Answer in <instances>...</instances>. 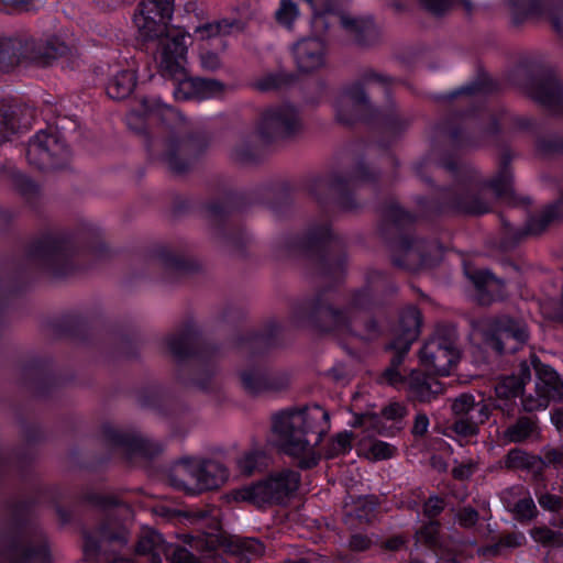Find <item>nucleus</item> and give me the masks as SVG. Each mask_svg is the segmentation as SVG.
I'll list each match as a JSON object with an SVG mask.
<instances>
[{"label":"nucleus","instance_id":"nucleus-21","mask_svg":"<svg viewBox=\"0 0 563 563\" xmlns=\"http://www.w3.org/2000/svg\"><path fill=\"white\" fill-rule=\"evenodd\" d=\"M71 380V375H62L57 372L52 356H33L21 367V385L36 399L52 398L62 385Z\"/></svg>","mask_w":563,"mask_h":563},{"label":"nucleus","instance_id":"nucleus-60","mask_svg":"<svg viewBox=\"0 0 563 563\" xmlns=\"http://www.w3.org/2000/svg\"><path fill=\"white\" fill-rule=\"evenodd\" d=\"M29 287V268L25 264H19L13 274V284L10 294L20 296L27 290Z\"/></svg>","mask_w":563,"mask_h":563},{"label":"nucleus","instance_id":"nucleus-10","mask_svg":"<svg viewBox=\"0 0 563 563\" xmlns=\"http://www.w3.org/2000/svg\"><path fill=\"white\" fill-rule=\"evenodd\" d=\"M165 345L176 362V380L186 387L208 391L216 374L220 346L202 340V331L191 318L165 338Z\"/></svg>","mask_w":563,"mask_h":563},{"label":"nucleus","instance_id":"nucleus-37","mask_svg":"<svg viewBox=\"0 0 563 563\" xmlns=\"http://www.w3.org/2000/svg\"><path fill=\"white\" fill-rule=\"evenodd\" d=\"M221 545L224 550L235 556L241 562L250 563L252 560L261 556L265 547L262 541L256 538H245L238 536L223 537Z\"/></svg>","mask_w":563,"mask_h":563},{"label":"nucleus","instance_id":"nucleus-1","mask_svg":"<svg viewBox=\"0 0 563 563\" xmlns=\"http://www.w3.org/2000/svg\"><path fill=\"white\" fill-rule=\"evenodd\" d=\"M501 121L514 130L529 132L534 140L543 128L533 117L509 114L506 109L493 113L482 102H471L464 108L450 106L434 123V133L446 137L455 150H477L489 145L498 147V169L493 177L483 178L475 167L460 163L452 152L444 151L439 163L452 175L453 183L434 185L432 195L416 196L419 214L406 209L396 198L385 199L378 208L380 221L377 232L390 251L395 267L415 272L431 264L430 256L421 249L422 242L415 235L419 218L437 220L442 217L487 214L492 207L483 196L485 189L492 190L498 199L515 202L511 166L515 155L503 140Z\"/></svg>","mask_w":563,"mask_h":563},{"label":"nucleus","instance_id":"nucleus-2","mask_svg":"<svg viewBox=\"0 0 563 563\" xmlns=\"http://www.w3.org/2000/svg\"><path fill=\"white\" fill-rule=\"evenodd\" d=\"M336 235L331 223L310 227L303 234L287 233L278 241V249L287 257L305 260L311 275L328 283L291 307V319L299 328L319 334H330L335 329H350V317L345 309L335 307L328 295L336 292L346 275V253L333 251L331 244Z\"/></svg>","mask_w":563,"mask_h":563},{"label":"nucleus","instance_id":"nucleus-6","mask_svg":"<svg viewBox=\"0 0 563 563\" xmlns=\"http://www.w3.org/2000/svg\"><path fill=\"white\" fill-rule=\"evenodd\" d=\"M26 256L40 262L53 278L62 279L80 271V261H89L92 266L111 261L115 252L103 241L99 228L81 223L75 229L43 234L27 245Z\"/></svg>","mask_w":563,"mask_h":563},{"label":"nucleus","instance_id":"nucleus-61","mask_svg":"<svg viewBox=\"0 0 563 563\" xmlns=\"http://www.w3.org/2000/svg\"><path fill=\"white\" fill-rule=\"evenodd\" d=\"M380 415L386 420L400 422L407 415V408L401 402L391 401L382 408Z\"/></svg>","mask_w":563,"mask_h":563},{"label":"nucleus","instance_id":"nucleus-8","mask_svg":"<svg viewBox=\"0 0 563 563\" xmlns=\"http://www.w3.org/2000/svg\"><path fill=\"white\" fill-rule=\"evenodd\" d=\"M329 428V412L319 405L303 409H285L272 417L276 446L301 471L319 465L321 455L316 446L323 441Z\"/></svg>","mask_w":563,"mask_h":563},{"label":"nucleus","instance_id":"nucleus-18","mask_svg":"<svg viewBox=\"0 0 563 563\" xmlns=\"http://www.w3.org/2000/svg\"><path fill=\"white\" fill-rule=\"evenodd\" d=\"M311 9L313 27H329L328 18L339 15L342 27L351 33L358 46L367 47L379 40V29L372 15L352 18L341 14L343 0H303Z\"/></svg>","mask_w":563,"mask_h":563},{"label":"nucleus","instance_id":"nucleus-42","mask_svg":"<svg viewBox=\"0 0 563 563\" xmlns=\"http://www.w3.org/2000/svg\"><path fill=\"white\" fill-rule=\"evenodd\" d=\"M356 318L352 319L350 317V329H335L330 334L334 333H341L345 334L355 339L361 340L362 342L369 343L376 339H378L382 333L383 329L378 322V320L375 317V313H367L365 314V319L363 321L362 330L358 331L354 328V323H356Z\"/></svg>","mask_w":563,"mask_h":563},{"label":"nucleus","instance_id":"nucleus-9","mask_svg":"<svg viewBox=\"0 0 563 563\" xmlns=\"http://www.w3.org/2000/svg\"><path fill=\"white\" fill-rule=\"evenodd\" d=\"M54 333L86 346L96 347L110 360H137L143 338L135 328L119 322L69 312L52 322Z\"/></svg>","mask_w":563,"mask_h":563},{"label":"nucleus","instance_id":"nucleus-45","mask_svg":"<svg viewBox=\"0 0 563 563\" xmlns=\"http://www.w3.org/2000/svg\"><path fill=\"white\" fill-rule=\"evenodd\" d=\"M454 421L448 427L446 435L455 440L460 445L468 444L477 437L479 428L470 421L464 415H454Z\"/></svg>","mask_w":563,"mask_h":563},{"label":"nucleus","instance_id":"nucleus-54","mask_svg":"<svg viewBox=\"0 0 563 563\" xmlns=\"http://www.w3.org/2000/svg\"><path fill=\"white\" fill-rule=\"evenodd\" d=\"M511 512L514 518L522 525L531 522L539 515V510L531 496L518 499L514 504Z\"/></svg>","mask_w":563,"mask_h":563},{"label":"nucleus","instance_id":"nucleus-46","mask_svg":"<svg viewBox=\"0 0 563 563\" xmlns=\"http://www.w3.org/2000/svg\"><path fill=\"white\" fill-rule=\"evenodd\" d=\"M297 79L298 76L291 71H269L256 80L255 88L262 92L274 91L294 85Z\"/></svg>","mask_w":563,"mask_h":563},{"label":"nucleus","instance_id":"nucleus-11","mask_svg":"<svg viewBox=\"0 0 563 563\" xmlns=\"http://www.w3.org/2000/svg\"><path fill=\"white\" fill-rule=\"evenodd\" d=\"M382 180V170L372 167L364 157H360L349 168L346 175L331 172L327 175H317L303 179L300 190L307 194L320 208L330 214L332 212H355L363 208L351 183L367 184L378 190Z\"/></svg>","mask_w":563,"mask_h":563},{"label":"nucleus","instance_id":"nucleus-35","mask_svg":"<svg viewBox=\"0 0 563 563\" xmlns=\"http://www.w3.org/2000/svg\"><path fill=\"white\" fill-rule=\"evenodd\" d=\"M541 438L542 429L537 415H520L503 431V440L507 443H533Z\"/></svg>","mask_w":563,"mask_h":563},{"label":"nucleus","instance_id":"nucleus-16","mask_svg":"<svg viewBox=\"0 0 563 563\" xmlns=\"http://www.w3.org/2000/svg\"><path fill=\"white\" fill-rule=\"evenodd\" d=\"M80 500L106 512L102 521L95 531L82 526L80 533L82 538V552L88 561H100L103 556L102 543H115L120 547L128 544V530L125 526L113 518L108 511L118 508L121 500L114 495H102L91 489L80 495Z\"/></svg>","mask_w":563,"mask_h":563},{"label":"nucleus","instance_id":"nucleus-43","mask_svg":"<svg viewBox=\"0 0 563 563\" xmlns=\"http://www.w3.org/2000/svg\"><path fill=\"white\" fill-rule=\"evenodd\" d=\"M272 463V456L262 449H253L244 453L238 460V468L241 474L250 476L255 472H263Z\"/></svg>","mask_w":563,"mask_h":563},{"label":"nucleus","instance_id":"nucleus-22","mask_svg":"<svg viewBox=\"0 0 563 563\" xmlns=\"http://www.w3.org/2000/svg\"><path fill=\"white\" fill-rule=\"evenodd\" d=\"M136 399L142 408L151 409L169 420L173 435H184L185 430L180 423L188 413V406L167 386L158 382H151L137 390Z\"/></svg>","mask_w":563,"mask_h":563},{"label":"nucleus","instance_id":"nucleus-44","mask_svg":"<svg viewBox=\"0 0 563 563\" xmlns=\"http://www.w3.org/2000/svg\"><path fill=\"white\" fill-rule=\"evenodd\" d=\"M344 309L347 311L349 317L355 319L354 312H362L364 314L376 313L377 301L369 287L366 286L352 291L347 307Z\"/></svg>","mask_w":563,"mask_h":563},{"label":"nucleus","instance_id":"nucleus-53","mask_svg":"<svg viewBox=\"0 0 563 563\" xmlns=\"http://www.w3.org/2000/svg\"><path fill=\"white\" fill-rule=\"evenodd\" d=\"M352 437L350 431L338 433L324 448V457L332 460L339 455H345L352 450Z\"/></svg>","mask_w":563,"mask_h":563},{"label":"nucleus","instance_id":"nucleus-7","mask_svg":"<svg viewBox=\"0 0 563 563\" xmlns=\"http://www.w3.org/2000/svg\"><path fill=\"white\" fill-rule=\"evenodd\" d=\"M282 325L269 320L258 330L234 333L230 342L240 353L245 354V365L238 373L241 387L252 396L276 394L290 385V375L286 369L272 366L266 357L280 346Z\"/></svg>","mask_w":563,"mask_h":563},{"label":"nucleus","instance_id":"nucleus-36","mask_svg":"<svg viewBox=\"0 0 563 563\" xmlns=\"http://www.w3.org/2000/svg\"><path fill=\"white\" fill-rule=\"evenodd\" d=\"M533 369L536 372V393L549 398V401L559 400L563 397V380L558 372L532 355Z\"/></svg>","mask_w":563,"mask_h":563},{"label":"nucleus","instance_id":"nucleus-64","mask_svg":"<svg viewBox=\"0 0 563 563\" xmlns=\"http://www.w3.org/2000/svg\"><path fill=\"white\" fill-rule=\"evenodd\" d=\"M200 65L206 71H216L222 66V62L218 53L206 51L200 54Z\"/></svg>","mask_w":563,"mask_h":563},{"label":"nucleus","instance_id":"nucleus-12","mask_svg":"<svg viewBox=\"0 0 563 563\" xmlns=\"http://www.w3.org/2000/svg\"><path fill=\"white\" fill-rule=\"evenodd\" d=\"M158 106L154 100L143 97L139 109L133 111L140 124L134 128L129 122V125L143 137L144 147L150 161H162L172 172L184 174L207 152L210 145V137L207 132L201 130L190 131L181 137H178L176 134H169L162 141V152H156V140L148 130L145 117L158 112Z\"/></svg>","mask_w":563,"mask_h":563},{"label":"nucleus","instance_id":"nucleus-29","mask_svg":"<svg viewBox=\"0 0 563 563\" xmlns=\"http://www.w3.org/2000/svg\"><path fill=\"white\" fill-rule=\"evenodd\" d=\"M456 358L457 350L446 338L431 339L419 351L420 364L439 376H448Z\"/></svg>","mask_w":563,"mask_h":563},{"label":"nucleus","instance_id":"nucleus-28","mask_svg":"<svg viewBox=\"0 0 563 563\" xmlns=\"http://www.w3.org/2000/svg\"><path fill=\"white\" fill-rule=\"evenodd\" d=\"M100 437L107 445L123 449L128 456L154 460L164 451L162 442L123 432L109 422L101 424Z\"/></svg>","mask_w":563,"mask_h":563},{"label":"nucleus","instance_id":"nucleus-55","mask_svg":"<svg viewBox=\"0 0 563 563\" xmlns=\"http://www.w3.org/2000/svg\"><path fill=\"white\" fill-rule=\"evenodd\" d=\"M530 537L534 542L543 547L563 548V533L554 531L547 526L532 528Z\"/></svg>","mask_w":563,"mask_h":563},{"label":"nucleus","instance_id":"nucleus-15","mask_svg":"<svg viewBox=\"0 0 563 563\" xmlns=\"http://www.w3.org/2000/svg\"><path fill=\"white\" fill-rule=\"evenodd\" d=\"M70 47L57 36L37 38L26 33L0 37V71L9 73L22 63L51 66L67 56Z\"/></svg>","mask_w":563,"mask_h":563},{"label":"nucleus","instance_id":"nucleus-26","mask_svg":"<svg viewBox=\"0 0 563 563\" xmlns=\"http://www.w3.org/2000/svg\"><path fill=\"white\" fill-rule=\"evenodd\" d=\"M510 21L520 26L528 21L545 19L553 30L563 37V0H506Z\"/></svg>","mask_w":563,"mask_h":563},{"label":"nucleus","instance_id":"nucleus-13","mask_svg":"<svg viewBox=\"0 0 563 563\" xmlns=\"http://www.w3.org/2000/svg\"><path fill=\"white\" fill-rule=\"evenodd\" d=\"M506 80L554 115L563 118V81L554 68L525 58L507 73Z\"/></svg>","mask_w":563,"mask_h":563},{"label":"nucleus","instance_id":"nucleus-17","mask_svg":"<svg viewBox=\"0 0 563 563\" xmlns=\"http://www.w3.org/2000/svg\"><path fill=\"white\" fill-rule=\"evenodd\" d=\"M481 336L484 346L498 356L518 352L530 338L527 323L507 313L483 320Z\"/></svg>","mask_w":563,"mask_h":563},{"label":"nucleus","instance_id":"nucleus-30","mask_svg":"<svg viewBox=\"0 0 563 563\" xmlns=\"http://www.w3.org/2000/svg\"><path fill=\"white\" fill-rule=\"evenodd\" d=\"M504 90V84L493 78L485 69L479 68L476 77L449 91L434 92L431 99L435 102L451 103L460 97H472L476 95H494Z\"/></svg>","mask_w":563,"mask_h":563},{"label":"nucleus","instance_id":"nucleus-24","mask_svg":"<svg viewBox=\"0 0 563 563\" xmlns=\"http://www.w3.org/2000/svg\"><path fill=\"white\" fill-rule=\"evenodd\" d=\"M299 114L294 104L284 102L266 108L256 125L260 139L271 145L294 137L300 131Z\"/></svg>","mask_w":563,"mask_h":563},{"label":"nucleus","instance_id":"nucleus-25","mask_svg":"<svg viewBox=\"0 0 563 563\" xmlns=\"http://www.w3.org/2000/svg\"><path fill=\"white\" fill-rule=\"evenodd\" d=\"M444 510V499L430 496L423 504V515L430 520L416 531V541L426 547L439 561L457 563L455 553L443 542L440 523L435 518Z\"/></svg>","mask_w":563,"mask_h":563},{"label":"nucleus","instance_id":"nucleus-40","mask_svg":"<svg viewBox=\"0 0 563 563\" xmlns=\"http://www.w3.org/2000/svg\"><path fill=\"white\" fill-rule=\"evenodd\" d=\"M423 318L419 308L415 305H408L399 312L397 324V334L394 339H400L413 343L421 331Z\"/></svg>","mask_w":563,"mask_h":563},{"label":"nucleus","instance_id":"nucleus-56","mask_svg":"<svg viewBox=\"0 0 563 563\" xmlns=\"http://www.w3.org/2000/svg\"><path fill=\"white\" fill-rule=\"evenodd\" d=\"M422 7L437 16L445 14L455 2H460L464 10L471 14L474 5L471 0H419Z\"/></svg>","mask_w":563,"mask_h":563},{"label":"nucleus","instance_id":"nucleus-14","mask_svg":"<svg viewBox=\"0 0 563 563\" xmlns=\"http://www.w3.org/2000/svg\"><path fill=\"white\" fill-rule=\"evenodd\" d=\"M35 498L19 499L8 504L10 519L8 530L0 534L3 544L1 555L8 563H51L52 553L46 541L37 544L24 539Z\"/></svg>","mask_w":563,"mask_h":563},{"label":"nucleus","instance_id":"nucleus-41","mask_svg":"<svg viewBox=\"0 0 563 563\" xmlns=\"http://www.w3.org/2000/svg\"><path fill=\"white\" fill-rule=\"evenodd\" d=\"M137 85V75L132 69H121L106 84V93L110 99L124 100L132 95Z\"/></svg>","mask_w":563,"mask_h":563},{"label":"nucleus","instance_id":"nucleus-58","mask_svg":"<svg viewBox=\"0 0 563 563\" xmlns=\"http://www.w3.org/2000/svg\"><path fill=\"white\" fill-rule=\"evenodd\" d=\"M395 453L396 448L393 444L382 440H374L369 443L366 456L373 461H383L391 459Z\"/></svg>","mask_w":563,"mask_h":563},{"label":"nucleus","instance_id":"nucleus-23","mask_svg":"<svg viewBox=\"0 0 563 563\" xmlns=\"http://www.w3.org/2000/svg\"><path fill=\"white\" fill-rule=\"evenodd\" d=\"M300 481L298 472L285 468L243 487L240 496L242 500L257 506L279 505L298 489Z\"/></svg>","mask_w":563,"mask_h":563},{"label":"nucleus","instance_id":"nucleus-32","mask_svg":"<svg viewBox=\"0 0 563 563\" xmlns=\"http://www.w3.org/2000/svg\"><path fill=\"white\" fill-rule=\"evenodd\" d=\"M327 46L320 37H305L292 46V55L298 71L309 74L325 63Z\"/></svg>","mask_w":563,"mask_h":563},{"label":"nucleus","instance_id":"nucleus-52","mask_svg":"<svg viewBox=\"0 0 563 563\" xmlns=\"http://www.w3.org/2000/svg\"><path fill=\"white\" fill-rule=\"evenodd\" d=\"M11 183L14 190L26 200L35 199L40 194L37 183L20 170L11 173Z\"/></svg>","mask_w":563,"mask_h":563},{"label":"nucleus","instance_id":"nucleus-51","mask_svg":"<svg viewBox=\"0 0 563 563\" xmlns=\"http://www.w3.org/2000/svg\"><path fill=\"white\" fill-rule=\"evenodd\" d=\"M238 24L239 21L236 19H221L200 24L196 27L195 32L200 38L205 40L213 36L228 35Z\"/></svg>","mask_w":563,"mask_h":563},{"label":"nucleus","instance_id":"nucleus-5","mask_svg":"<svg viewBox=\"0 0 563 563\" xmlns=\"http://www.w3.org/2000/svg\"><path fill=\"white\" fill-rule=\"evenodd\" d=\"M393 81L390 76L366 68L358 79L342 88V96L350 99L352 103L346 104L339 99L334 104V111L336 121L342 125L353 128L362 123L369 128L377 135L378 148L389 153L397 165L398 161L390 150L408 131L412 118L404 115L394 101L383 107L375 106L365 90V85L375 82L386 88L388 97Z\"/></svg>","mask_w":563,"mask_h":563},{"label":"nucleus","instance_id":"nucleus-39","mask_svg":"<svg viewBox=\"0 0 563 563\" xmlns=\"http://www.w3.org/2000/svg\"><path fill=\"white\" fill-rule=\"evenodd\" d=\"M411 342L400 339H393L387 344V350L394 351L395 353L390 360L389 366L386 367L380 375V380L383 383L398 387L400 386V383L405 380L407 375L401 374L400 366L402 365L405 357L411 347Z\"/></svg>","mask_w":563,"mask_h":563},{"label":"nucleus","instance_id":"nucleus-31","mask_svg":"<svg viewBox=\"0 0 563 563\" xmlns=\"http://www.w3.org/2000/svg\"><path fill=\"white\" fill-rule=\"evenodd\" d=\"M178 464L191 474L196 479L199 490H213L228 477L227 468L213 460H197L191 456H184L178 460Z\"/></svg>","mask_w":563,"mask_h":563},{"label":"nucleus","instance_id":"nucleus-59","mask_svg":"<svg viewBox=\"0 0 563 563\" xmlns=\"http://www.w3.org/2000/svg\"><path fill=\"white\" fill-rule=\"evenodd\" d=\"M521 399V408L520 412H526L527 415H536V411L545 410L550 404L549 398L536 393V396L525 394L520 396Z\"/></svg>","mask_w":563,"mask_h":563},{"label":"nucleus","instance_id":"nucleus-27","mask_svg":"<svg viewBox=\"0 0 563 563\" xmlns=\"http://www.w3.org/2000/svg\"><path fill=\"white\" fill-rule=\"evenodd\" d=\"M135 552L146 555L151 563H162V554L169 563H202L192 552L181 545L166 543L163 534L154 529H146L140 536Z\"/></svg>","mask_w":563,"mask_h":563},{"label":"nucleus","instance_id":"nucleus-34","mask_svg":"<svg viewBox=\"0 0 563 563\" xmlns=\"http://www.w3.org/2000/svg\"><path fill=\"white\" fill-rule=\"evenodd\" d=\"M464 275L473 284L478 301L483 305L493 302L505 286L504 280L488 268H475L465 264Z\"/></svg>","mask_w":563,"mask_h":563},{"label":"nucleus","instance_id":"nucleus-48","mask_svg":"<svg viewBox=\"0 0 563 563\" xmlns=\"http://www.w3.org/2000/svg\"><path fill=\"white\" fill-rule=\"evenodd\" d=\"M536 497L543 510L556 516L552 519L551 525L556 528H563V496L538 488L536 489Z\"/></svg>","mask_w":563,"mask_h":563},{"label":"nucleus","instance_id":"nucleus-4","mask_svg":"<svg viewBox=\"0 0 563 563\" xmlns=\"http://www.w3.org/2000/svg\"><path fill=\"white\" fill-rule=\"evenodd\" d=\"M174 9L175 0H142L137 4L133 23L143 45L156 47L159 74L173 82L177 101L207 100L222 95L224 82L191 76L186 68L189 35L181 27L170 25Z\"/></svg>","mask_w":563,"mask_h":563},{"label":"nucleus","instance_id":"nucleus-57","mask_svg":"<svg viewBox=\"0 0 563 563\" xmlns=\"http://www.w3.org/2000/svg\"><path fill=\"white\" fill-rule=\"evenodd\" d=\"M298 16L299 8L294 0L279 1L278 9L275 12V20L279 25L290 30Z\"/></svg>","mask_w":563,"mask_h":563},{"label":"nucleus","instance_id":"nucleus-47","mask_svg":"<svg viewBox=\"0 0 563 563\" xmlns=\"http://www.w3.org/2000/svg\"><path fill=\"white\" fill-rule=\"evenodd\" d=\"M43 494L49 498L60 525H69L74 519V510L62 504L65 498V490L58 485H48L43 488Z\"/></svg>","mask_w":563,"mask_h":563},{"label":"nucleus","instance_id":"nucleus-62","mask_svg":"<svg viewBox=\"0 0 563 563\" xmlns=\"http://www.w3.org/2000/svg\"><path fill=\"white\" fill-rule=\"evenodd\" d=\"M532 355H530V361L522 360L518 364V366L514 369L510 376L515 377V379L522 385V388L531 380V372L533 369L532 364Z\"/></svg>","mask_w":563,"mask_h":563},{"label":"nucleus","instance_id":"nucleus-63","mask_svg":"<svg viewBox=\"0 0 563 563\" xmlns=\"http://www.w3.org/2000/svg\"><path fill=\"white\" fill-rule=\"evenodd\" d=\"M22 435L27 445H35L44 441V432L37 424H25L22 429Z\"/></svg>","mask_w":563,"mask_h":563},{"label":"nucleus","instance_id":"nucleus-38","mask_svg":"<svg viewBox=\"0 0 563 563\" xmlns=\"http://www.w3.org/2000/svg\"><path fill=\"white\" fill-rule=\"evenodd\" d=\"M525 388L510 375L503 376L495 386L496 408L507 418L515 413L516 399L523 395Z\"/></svg>","mask_w":563,"mask_h":563},{"label":"nucleus","instance_id":"nucleus-50","mask_svg":"<svg viewBox=\"0 0 563 563\" xmlns=\"http://www.w3.org/2000/svg\"><path fill=\"white\" fill-rule=\"evenodd\" d=\"M478 402L471 394H462L456 397L452 404V411L454 415H464L470 421L475 422L479 428L483 424L479 412H477Z\"/></svg>","mask_w":563,"mask_h":563},{"label":"nucleus","instance_id":"nucleus-33","mask_svg":"<svg viewBox=\"0 0 563 563\" xmlns=\"http://www.w3.org/2000/svg\"><path fill=\"white\" fill-rule=\"evenodd\" d=\"M399 387L407 391L410 401L421 404L431 402L443 391L442 383L418 369H412Z\"/></svg>","mask_w":563,"mask_h":563},{"label":"nucleus","instance_id":"nucleus-20","mask_svg":"<svg viewBox=\"0 0 563 563\" xmlns=\"http://www.w3.org/2000/svg\"><path fill=\"white\" fill-rule=\"evenodd\" d=\"M189 250L188 242L185 239H178L172 245L158 243L146 249H137L130 257L141 264L142 268H147L153 261H157L165 271L188 276L201 269L198 261L184 256Z\"/></svg>","mask_w":563,"mask_h":563},{"label":"nucleus","instance_id":"nucleus-19","mask_svg":"<svg viewBox=\"0 0 563 563\" xmlns=\"http://www.w3.org/2000/svg\"><path fill=\"white\" fill-rule=\"evenodd\" d=\"M58 120L53 131L48 125L37 131L29 141L25 148L27 163L41 172L63 169L69 159V147L59 130H66Z\"/></svg>","mask_w":563,"mask_h":563},{"label":"nucleus","instance_id":"nucleus-49","mask_svg":"<svg viewBox=\"0 0 563 563\" xmlns=\"http://www.w3.org/2000/svg\"><path fill=\"white\" fill-rule=\"evenodd\" d=\"M232 155L234 161L243 165H257L262 163L264 158L263 148L249 140L236 144Z\"/></svg>","mask_w":563,"mask_h":563},{"label":"nucleus","instance_id":"nucleus-3","mask_svg":"<svg viewBox=\"0 0 563 563\" xmlns=\"http://www.w3.org/2000/svg\"><path fill=\"white\" fill-rule=\"evenodd\" d=\"M208 191L219 195L221 200L206 201L198 196L177 195L172 201L173 216L203 214L214 238L241 255L245 254L250 233L244 224L233 221L235 213L258 205L267 207L278 218H286L294 207L295 189L288 181L269 180L250 190H238L218 179L209 185Z\"/></svg>","mask_w":563,"mask_h":563}]
</instances>
